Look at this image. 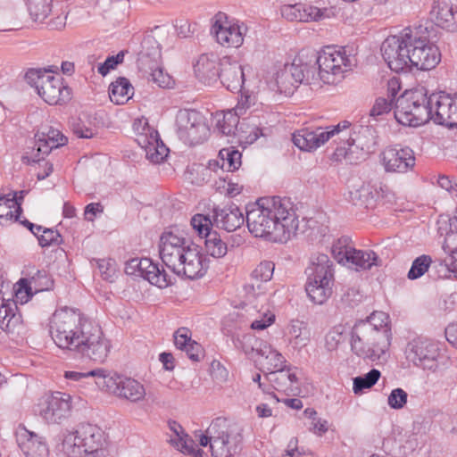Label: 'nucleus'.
Wrapping results in <instances>:
<instances>
[{"instance_id": "1", "label": "nucleus", "mask_w": 457, "mask_h": 457, "mask_svg": "<svg viewBox=\"0 0 457 457\" xmlns=\"http://www.w3.org/2000/svg\"><path fill=\"white\" fill-rule=\"evenodd\" d=\"M51 335L58 347L78 352L99 363L107 359L112 347L101 327L74 308L63 307L54 312Z\"/></svg>"}, {"instance_id": "2", "label": "nucleus", "mask_w": 457, "mask_h": 457, "mask_svg": "<svg viewBox=\"0 0 457 457\" xmlns=\"http://www.w3.org/2000/svg\"><path fill=\"white\" fill-rule=\"evenodd\" d=\"M381 54L387 66L395 72L411 70L430 71L441 61L439 48L430 40L424 26L405 28L397 35L386 37Z\"/></svg>"}, {"instance_id": "3", "label": "nucleus", "mask_w": 457, "mask_h": 457, "mask_svg": "<svg viewBox=\"0 0 457 457\" xmlns=\"http://www.w3.org/2000/svg\"><path fill=\"white\" fill-rule=\"evenodd\" d=\"M245 220L253 237L274 243H287L299 225L293 203L279 196L259 200L247 211Z\"/></svg>"}, {"instance_id": "4", "label": "nucleus", "mask_w": 457, "mask_h": 457, "mask_svg": "<svg viewBox=\"0 0 457 457\" xmlns=\"http://www.w3.org/2000/svg\"><path fill=\"white\" fill-rule=\"evenodd\" d=\"M357 58L353 50L345 46H326L318 53L311 73L314 75L315 85L320 82L328 85L340 83L348 72L357 66Z\"/></svg>"}, {"instance_id": "5", "label": "nucleus", "mask_w": 457, "mask_h": 457, "mask_svg": "<svg viewBox=\"0 0 457 457\" xmlns=\"http://www.w3.org/2000/svg\"><path fill=\"white\" fill-rule=\"evenodd\" d=\"M351 349L359 357L378 361L385 359L390 345V328H376V323L356 322L351 332Z\"/></svg>"}, {"instance_id": "6", "label": "nucleus", "mask_w": 457, "mask_h": 457, "mask_svg": "<svg viewBox=\"0 0 457 457\" xmlns=\"http://www.w3.org/2000/svg\"><path fill=\"white\" fill-rule=\"evenodd\" d=\"M198 437L201 446L210 445L213 457H231L242 442V428L236 422L219 417L212 420L205 434Z\"/></svg>"}, {"instance_id": "7", "label": "nucleus", "mask_w": 457, "mask_h": 457, "mask_svg": "<svg viewBox=\"0 0 457 457\" xmlns=\"http://www.w3.org/2000/svg\"><path fill=\"white\" fill-rule=\"evenodd\" d=\"M306 274L305 291L308 297L316 304H323L333 293V262L327 254L315 253L311 257Z\"/></svg>"}, {"instance_id": "8", "label": "nucleus", "mask_w": 457, "mask_h": 457, "mask_svg": "<svg viewBox=\"0 0 457 457\" xmlns=\"http://www.w3.org/2000/svg\"><path fill=\"white\" fill-rule=\"evenodd\" d=\"M425 87L406 92L397 98L395 108L396 120L410 127L423 125L431 120L430 104Z\"/></svg>"}, {"instance_id": "9", "label": "nucleus", "mask_w": 457, "mask_h": 457, "mask_svg": "<svg viewBox=\"0 0 457 457\" xmlns=\"http://www.w3.org/2000/svg\"><path fill=\"white\" fill-rule=\"evenodd\" d=\"M25 78L36 88L39 96L49 104H62L71 98V89L64 85L60 75H54L47 71L30 70Z\"/></svg>"}, {"instance_id": "10", "label": "nucleus", "mask_w": 457, "mask_h": 457, "mask_svg": "<svg viewBox=\"0 0 457 457\" xmlns=\"http://www.w3.org/2000/svg\"><path fill=\"white\" fill-rule=\"evenodd\" d=\"M301 83L315 85V78L311 73V65L296 57L291 63H286L274 73L270 87L273 91L291 94Z\"/></svg>"}, {"instance_id": "11", "label": "nucleus", "mask_w": 457, "mask_h": 457, "mask_svg": "<svg viewBox=\"0 0 457 457\" xmlns=\"http://www.w3.org/2000/svg\"><path fill=\"white\" fill-rule=\"evenodd\" d=\"M175 128L179 138L189 145L202 144L210 134L206 118L195 110H179L176 115Z\"/></svg>"}, {"instance_id": "12", "label": "nucleus", "mask_w": 457, "mask_h": 457, "mask_svg": "<svg viewBox=\"0 0 457 457\" xmlns=\"http://www.w3.org/2000/svg\"><path fill=\"white\" fill-rule=\"evenodd\" d=\"M104 445L102 429L96 425L83 423L78 426L75 431L65 435L62 450L66 456H79L82 452Z\"/></svg>"}, {"instance_id": "13", "label": "nucleus", "mask_w": 457, "mask_h": 457, "mask_svg": "<svg viewBox=\"0 0 457 457\" xmlns=\"http://www.w3.org/2000/svg\"><path fill=\"white\" fill-rule=\"evenodd\" d=\"M331 252L338 263L356 270H370L373 266L381 265V261L375 252L357 250L346 238L338 239L333 245Z\"/></svg>"}, {"instance_id": "14", "label": "nucleus", "mask_w": 457, "mask_h": 457, "mask_svg": "<svg viewBox=\"0 0 457 457\" xmlns=\"http://www.w3.org/2000/svg\"><path fill=\"white\" fill-rule=\"evenodd\" d=\"M219 78L221 84L229 91L242 92L253 87V71L249 65L243 66L231 57H224L220 62Z\"/></svg>"}, {"instance_id": "15", "label": "nucleus", "mask_w": 457, "mask_h": 457, "mask_svg": "<svg viewBox=\"0 0 457 457\" xmlns=\"http://www.w3.org/2000/svg\"><path fill=\"white\" fill-rule=\"evenodd\" d=\"M349 126L350 122L345 120L326 128H303L293 134L292 140L300 150L312 152L323 145L329 139H333L334 137L342 133Z\"/></svg>"}, {"instance_id": "16", "label": "nucleus", "mask_w": 457, "mask_h": 457, "mask_svg": "<svg viewBox=\"0 0 457 457\" xmlns=\"http://www.w3.org/2000/svg\"><path fill=\"white\" fill-rule=\"evenodd\" d=\"M136 141L144 149L145 157L154 163L162 162L167 156L169 149L159 138L158 132L147 123L146 119L134 122Z\"/></svg>"}, {"instance_id": "17", "label": "nucleus", "mask_w": 457, "mask_h": 457, "mask_svg": "<svg viewBox=\"0 0 457 457\" xmlns=\"http://www.w3.org/2000/svg\"><path fill=\"white\" fill-rule=\"evenodd\" d=\"M71 396L55 392L42 397L35 411L48 424H61L71 416Z\"/></svg>"}, {"instance_id": "18", "label": "nucleus", "mask_w": 457, "mask_h": 457, "mask_svg": "<svg viewBox=\"0 0 457 457\" xmlns=\"http://www.w3.org/2000/svg\"><path fill=\"white\" fill-rule=\"evenodd\" d=\"M246 31L245 24L229 21L224 12H220L213 17L211 33L215 37L217 43L224 47L241 46Z\"/></svg>"}, {"instance_id": "19", "label": "nucleus", "mask_w": 457, "mask_h": 457, "mask_svg": "<svg viewBox=\"0 0 457 457\" xmlns=\"http://www.w3.org/2000/svg\"><path fill=\"white\" fill-rule=\"evenodd\" d=\"M431 120L439 125L457 127V96L445 92L433 93L428 96Z\"/></svg>"}, {"instance_id": "20", "label": "nucleus", "mask_w": 457, "mask_h": 457, "mask_svg": "<svg viewBox=\"0 0 457 457\" xmlns=\"http://www.w3.org/2000/svg\"><path fill=\"white\" fill-rule=\"evenodd\" d=\"M191 225L199 237L205 238L204 245L208 254L214 258H221L227 254V244L216 231L212 230V221L210 217L195 214L191 219Z\"/></svg>"}, {"instance_id": "21", "label": "nucleus", "mask_w": 457, "mask_h": 457, "mask_svg": "<svg viewBox=\"0 0 457 457\" xmlns=\"http://www.w3.org/2000/svg\"><path fill=\"white\" fill-rule=\"evenodd\" d=\"M179 267H170V270L178 276H184L190 279L203 277L207 270V263L204 255L195 244H188L186 251L180 253Z\"/></svg>"}, {"instance_id": "22", "label": "nucleus", "mask_w": 457, "mask_h": 457, "mask_svg": "<svg viewBox=\"0 0 457 457\" xmlns=\"http://www.w3.org/2000/svg\"><path fill=\"white\" fill-rule=\"evenodd\" d=\"M379 161L387 173H406L415 166L414 152L410 147L389 146L379 154Z\"/></svg>"}, {"instance_id": "23", "label": "nucleus", "mask_w": 457, "mask_h": 457, "mask_svg": "<svg viewBox=\"0 0 457 457\" xmlns=\"http://www.w3.org/2000/svg\"><path fill=\"white\" fill-rule=\"evenodd\" d=\"M406 356L417 367L432 370L437 368L439 349L428 339L417 338L408 344Z\"/></svg>"}, {"instance_id": "24", "label": "nucleus", "mask_w": 457, "mask_h": 457, "mask_svg": "<svg viewBox=\"0 0 457 457\" xmlns=\"http://www.w3.org/2000/svg\"><path fill=\"white\" fill-rule=\"evenodd\" d=\"M125 272L128 275L142 277L160 288H165L171 283L165 270H160L159 266L148 258L129 260L126 263Z\"/></svg>"}, {"instance_id": "25", "label": "nucleus", "mask_w": 457, "mask_h": 457, "mask_svg": "<svg viewBox=\"0 0 457 457\" xmlns=\"http://www.w3.org/2000/svg\"><path fill=\"white\" fill-rule=\"evenodd\" d=\"M191 241L173 231H165L159 241V253L162 262L169 268L179 267L180 253L186 251Z\"/></svg>"}, {"instance_id": "26", "label": "nucleus", "mask_w": 457, "mask_h": 457, "mask_svg": "<svg viewBox=\"0 0 457 457\" xmlns=\"http://www.w3.org/2000/svg\"><path fill=\"white\" fill-rule=\"evenodd\" d=\"M67 137L60 130L54 128H46L36 135V143L31 152L25 158L29 162H37L44 159L54 148L64 145Z\"/></svg>"}, {"instance_id": "27", "label": "nucleus", "mask_w": 457, "mask_h": 457, "mask_svg": "<svg viewBox=\"0 0 457 457\" xmlns=\"http://www.w3.org/2000/svg\"><path fill=\"white\" fill-rule=\"evenodd\" d=\"M281 15L290 21L311 22L328 19L334 15L330 9H319L307 4H295L284 5Z\"/></svg>"}, {"instance_id": "28", "label": "nucleus", "mask_w": 457, "mask_h": 457, "mask_svg": "<svg viewBox=\"0 0 457 457\" xmlns=\"http://www.w3.org/2000/svg\"><path fill=\"white\" fill-rule=\"evenodd\" d=\"M19 447L27 457H47L48 448L43 437L19 426L16 430Z\"/></svg>"}, {"instance_id": "29", "label": "nucleus", "mask_w": 457, "mask_h": 457, "mask_svg": "<svg viewBox=\"0 0 457 457\" xmlns=\"http://www.w3.org/2000/svg\"><path fill=\"white\" fill-rule=\"evenodd\" d=\"M430 20L438 27L457 30V5L448 0H434L429 12Z\"/></svg>"}, {"instance_id": "30", "label": "nucleus", "mask_w": 457, "mask_h": 457, "mask_svg": "<svg viewBox=\"0 0 457 457\" xmlns=\"http://www.w3.org/2000/svg\"><path fill=\"white\" fill-rule=\"evenodd\" d=\"M169 442L177 450L193 457H208V455L199 449L195 441L187 435L183 428L176 421L169 422Z\"/></svg>"}, {"instance_id": "31", "label": "nucleus", "mask_w": 457, "mask_h": 457, "mask_svg": "<svg viewBox=\"0 0 457 457\" xmlns=\"http://www.w3.org/2000/svg\"><path fill=\"white\" fill-rule=\"evenodd\" d=\"M273 271L274 264L271 262H262L253 270L252 282L245 284L244 287L248 300L256 296H262L263 301L268 300L264 294L262 282L270 280Z\"/></svg>"}, {"instance_id": "32", "label": "nucleus", "mask_w": 457, "mask_h": 457, "mask_svg": "<svg viewBox=\"0 0 457 457\" xmlns=\"http://www.w3.org/2000/svg\"><path fill=\"white\" fill-rule=\"evenodd\" d=\"M345 198L355 206L368 208L374 204L376 193L370 183L353 179L348 181Z\"/></svg>"}, {"instance_id": "33", "label": "nucleus", "mask_w": 457, "mask_h": 457, "mask_svg": "<svg viewBox=\"0 0 457 457\" xmlns=\"http://www.w3.org/2000/svg\"><path fill=\"white\" fill-rule=\"evenodd\" d=\"M213 222L217 227L232 232L239 228L245 222V217L240 209L231 204L213 210Z\"/></svg>"}, {"instance_id": "34", "label": "nucleus", "mask_w": 457, "mask_h": 457, "mask_svg": "<svg viewBox=\"0 0 457 457\" xmlns=\"http://www.w3.org/2000/svg\"><path fill=\"white\" fill-rule=\"evenodd\" d=\"M3 287V284H0ZM16 303L10 297L5 298L0 290V328L9 333H12L21 324V316L17 313Z\"/></svg>"}, {"instance_id": "35", "label": "nucleus", "mask_w": 457, "mask_h": 457, "mask_svg": "<svg viewBox=\"0 0 457 457\" xmlns=\"http://www.w3.org/2000/svg\"><path fill=\"white\" fill-rule=\"evenodd\" d=\"M266 378L276 390L286 395H295L298 392L297 378L290 368L280 367L273 372L267 373Z\"/></svg>"}, {"instance_id": "36", "label": "nucleus", "mask_w": 457, "mask_h": 457, "mask_svg": "<svg viewBox=\"0 0 457 457\" xmlns=\"http://www.w3.org/2000/svg\"><path fill=\"white\" fill-rule=\"evenodd\" d=\"M257 362L262 371L268 373L273 372L275 370L285 367L287 360L275 347L270 343H261L258 348Z\"/></svg>"}, {"instance_id": "37", "label": "nucleus", "mask_w": 457, "mask_h": 457, "mask_svg": "<svg viewBox=\"0 0 457 457\" xmlns=\"http://www.w3.org/2000/svg\"><path fill=\"white\" fill-rule=\"evenodd\" d=\"M345 145L347 147H337L335 151V154L337 158L344 157L350 162L364 159L370 148V141L363 140V137L360 134L355 137L348 139Z\"/></svg>"}, {"instance_id": "38", "label": "nucleus", "mask_w": 457, "mask_h": 457, "mask_svg": "<svg viewBox=\"0 0 457 457\" xmlns=\"http://www.w3.org/2000/svg\"><path fill=\"white\" fill-rule=\"evenodd\" d=\"M218 58L215 54H202L196 61L194 71L196 77L205 84H211L219 77Z\"/></svg>"}, {"instance_id": "39", "label": "nucleus", "mask_w": 457, "mask_h": 457, "mask_svg": "<svg viewBox=\"0 0 457 457\" xmlns=\"http://www.w3.org/2000/svg\"><path fill=\"white\" fill-rule=\"evenodd\" d=\"M287 336L289 345L294 350L301 351L311 342V329L301 320H292L287 328Z\"/></svg>"}, {"instance_id": "40", "label": "nucleus", "mask_w": 457, "mask_h": 457, "mask_svg": "<svg viewBox=\"0 0 457 457\" xmlns=\"http://www.w3.org/2000/svg\"><path fill=\"white\" fill-rule=\"evenodd\" d=\"M161 59V49L154 37L148 36L144 38L141 44V50L138 53L137 62L142 70L153 69Z\"/></svg>"}, {"instance_id": "41", "label": "nucleus", "mask_w": 457, "mask_h": 457, "mask_svg": "<svg viewBox=\"0 0 457 457\" xmlns=\"http://www.w3.org/2000/svg\"><path fill=\"white\" fill-rule=\"evenodd\" d=\"M124 376L104 369L93 370L94 384L103 391L118 396Z\"/></svg>"}, {"instance_id": "42", "label": "nucleus", "mask_w": 457, "mask_h": 457, "mask_svg": "<svg viewBox=\"0 0 457 457\" xmlns=\"http://www.w3.org/2000/svg\"><path fill=\"white\" fill-rule=\"evenodd\" d=\"M174 344L178 349L185 351L193 361H198L202 354L201 345L192 340L191 331L185 327L179 328L174 333Z\"/></svg>"}, {"instance_id": "43", "label": "nucleus", "mask_w": 457, "mask_h": 457, "mask_svg": "<svg viewBox=\"0 0 457 457\" xmlns=\"http://www.w3.org/2000/svg\"><path fill=\"white\" fill-rule=\"evenodd\" d=\"M247 320L250 322V328L253 330H263L270 327L275 320V314L268 306H262L257 310L255 306H249Z\"/></svg>"}, {"instance_id": "44", "label": "nucleus", "mask_w": 457, "mask_h": 457, "mask_svg": "<svg viewBox=\"0 0 457 457\" xmlns=\"http://www.w3.org/2000/svg\"><path fill=\"white\" fill-rule=\"evenodd\" d=\"M134 88L126 78H118L109 87V96L112 103L124 104L133 96Z\"/></svg>"}, {"instance_id": "45", "label": "nucleus", "mask_w": 457, "mask_h": 457, "mask_svg": "<svg viewBox=\"0 0 457 457\" xmlns=\"http://www.w3.org/2000/svg\"><path fill=\"white\" fill-rule=\"evenodd\" d=\"M215 122V128L224 136L235 135L237 131V125L239 122V117L233 111L216 112L213 117Z\"/></svg>"}, {"instance_id": "46", "label": "nucleus", "mask_w": 457, "mask_h": 457, "mask_svg": "<svg viewBox=\"0 0 457 457\" xmlns=\"http://www.w3.org/2000/svg\"><path fill=\"white\" fill-rule=\"evenodd\" d=\"M21 211L20 203L16 195L9 194L0 197V224L6 225L9 222L19 220L18 212Z\"/></svg>"}, {"instance_id": "47", "label": "nucleus", "mask_w": 457, "mask_h": 457, "mask_svg": "<svg viewBox=\"0 0 457 457\" xmlns=\"http://www.w3.org/2000/svg\"><path fill=\"white\" fill-rule=\"evenodd\" d=\"M145 396V389L139 381L131 378H123L118 397L137 403L144 400Z\"/></svg>"}, {"instance_id": "48", "label": "nucleus", "mask_w": 457, "mask_h": 457, "mask_svg": "<svg viewBox=\"0 0 457 457\" xmlns=\"http://www.w3.org/2000/svg\"><path fill=\"white\" fill-rule=\"evenodd\" d=\"M54 0H26L28 12L36 22L44 21L53 11Z\"/></svg>"}, {"instance_id": "49", "label": "nucleus", "mask_w": 457, "mask_h": 457, "mask_svg": "<svg viewBox=\"0 0 457 457\" xmlns=\"http://www.w3.org/2000/svg\"><path fill=\"white\" fill-rule=\"evenodd\" d=\"M219 158L220 160L216 162V164L223 170L234 171L241 165V153L233 147L221 149L219 153Z\"/></svg>"}, {"instance_id": "50", "label": "nucleus", "mask_w": 457, "mask_h": 457, "mask_svg": "<svg viewBox=\"0 0 457 457\" xmlns=\"http://www.w3.org/2000/svg\"><path fill=\"white\" fill-rule=\"evenodd\" d=\"M29 289L34 293L47 291L53 288L54 280L46 270H37L35 275L27 279Z\"/></svg>"}, {"instance_id": "51", "label": "nucleus", "mask_w": 457, "mask_h": 457, "mask_svg": "<svg viewBox=\"0 0 457 457\" xmlns=\"http://www.w3.org/2000/svg\"><path fill=\"white\" fill-rule=\"evenodd\" d=\"M345 328L341 324L336 325L330 328L324 338V346L326 350L328 352L337 351L339 345L345 339Z\"/></svg>"}, {"instance_id": "52", "label": "nucleus", "mask_w": 457, "mask_h": 457, "mask_svg": "<svg viewBox=\"0 0 457 457\" xmlns=\"http://www.w3.org/2000/svg\"><path fill=\"white\" fill-rule=\"evenodd\" d=\"M261 343H265V341L248 333L238 337L235 342V345L237 349L242 350L246 355L252 356L253 353L258 354V348Z\"/></svg>"}, {"instance_id": "53", "label": "nucleus", "mask_w": 457, "mask_h": 457, "mask_svg": "<svg viewBox=\"0 0 457 457\" xmlns=\"http://www.w3.org/2000/svg\"><path fill=\"white\" fill-rule=\"evenodd\" d=\"M380 378V371L376 369H372L364 376H359L353 378V392L355 394L361 393L364 389L370 388L373 386Z\"/></svg>"}, {"instance_id": "54", "label": "nucleus", "mask_w": 457, "mask_h": 457, "mask_svg": "<svg viewBox=\"0 0 457 457\" xmlns=\"http://www.w3.org/2000/svg\"><path fill=\"white\" fill-rule=\"evenodd\" d=\"M431 262L432 260L428 255L424 254L417 257L413 261L412 265L408 272V278L416 279L420 278L425 274L426 271H428Z\"/></svg>"}, {"instance_id": "55", "label": "nucleus", "mask_w": 457, "mask_h": 457, "mask_svg": "<svg viewBox=\"0 0 457 457\" xmlns=\"http://www.w3.org/2000/svg\"><path fill=\"white\" fill-rule=\"evenodd\" d=\"M151 73L150 77L154 83L162 88H169L173 86L172 78L163 71L162 68L157 65H153V69H149Z\"/></svg>"}, {"instance_id": "56", "label": "nucleus", "mask_w": 457, "mask_h": 457, "mask_svg": "<svg viewBox=\"0 0 457 457\" xmlns=\"http://www.w3.org/2000/svg\"><path fill=\"white\" fill-rule=\"evenodd\" d=\"M256 88V81H253V87L246 91L245 89H243L244 92L241 96V98L239 99L237 104L234 108L233 112L237 113V115L239 117L240 115H244L247 109L250 108L251 105L254 104L255 102V96L252 94L253 93L254 89Z\"/></svg>"}, {"instance_id": "57", "label": "nucleus", "mask_w": 457, "mask_h": 457, "mask_svg": "<svg viewBox=\"0 0 457 457\" xmlns=\"http://www.w3.org/2000/svg\"><path fill=\"white\" fill-rule=\"evenodd\" d=\"M438 232L445 237L450 233L457 232V217L441 214L437 220Z\"/></svg>"}, {"instance_id": "58", "label": "nucleus", "mask_w": 457, "mask_h": 457, "mask_svg": "<svg viewBox=\"0 0 457 457\" xmlns=\"http://www.w3.org/2000/svg\"><path fill=\"white\" fill-rule=\"evenodd\" d=\"M96 262L101 277L104 280L112 281L116 275V265L115 262L112 259H97L94 260Z\"/></svg>"}, {"instance_id": "59", "label": "nucleus", "mask_w": 457, "mask_h": 457, "mask_svg": "<svg viewBox=\"0 0 457 457\" xmlns=\"http://www.w3.org/2000/svg\"><path fill=\"white\" fill-rule=\"evenodd\" d=\"M408 395L402 388H395L391 391L387 397V404L395 410L403 409L407 403Z\"/></svg>"}, {"instance_id": "60", "label": "nucleus", "mask_w": 457, "mask_h": 457, "mask_svg": "<svg viewBox=\"0 0 457 457\" xmlns=\"http://www.w3.org/2000/svg\"><path fill=\"white\" fill-rule=\"evenodd\" d=\"M124 60V52L120 51L116 55L107 57V59L100 63L97 67V71L102 76H106L112 70H114L118 64L121 63Z\"/></svg>"}, {"instance_id": "61", "label": "nucleus", "mask_w": 457, "mask_h": 457, "mask_svg": "<svg viewBox=\"0 0 457 457\" xmlns=\"http://www.w3.org/2000/svg\"><path fill=\"white\" fill-rule=\"evenodd\" d=\"M33 294H35L33 289H29V283L27 282V279H21L18 283V287L14 290L15 300L13 301L16 303V304L26 303L33 295Z\"/></svg>"}, {"instance_id": "62", "label": "nucleus", "mask_w": 457, "mask_h": 457, "mask_svg": "<svg viewBox=\"0 0 457 457\" xmlns=\"http://www.w3.org/2000/svg\"><path fill=\"white\" fill-rule=\"evenodd\" d=\"M392 109V100L379 97L376 99L372 108L370 111V115L375 119L381 115L388 113Z\"/></svg>"}, {"instance_id": "63", "label": "nucleus", "mask_w": 457, "mask_h": 457, "mask_svg": "<svg viewBox=\"0 0 457 457\" xmlns=\"http://www.w3.org/2000/svg\"><path fill=\"white\" fill-rule=\"evenodd\" d=\"M64 378L68 380L78 382L81 387L86 388V385H89L87 380L93 379V370L87 372L68 370L64 372Z\"/></svg>"}, {"instance_id": "64", "label": "nucleus", "mask_w": 457, "mask_h": 457, "mask_svg": "<svg viewBox=\"0 0 457 457\" xmlns=\"http://www.w3.org/2000/svg\"><path fill=\"white\" fill-rule=\"evenodd\" d=\"M42 234L38 233L37 239L39 245L42 247L49 246L52 244H57L60 238V235L56 230L51 228H43Z\"/></svg>"}]
</instances>
